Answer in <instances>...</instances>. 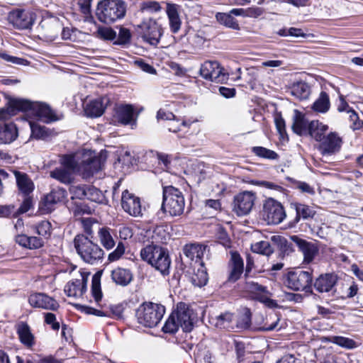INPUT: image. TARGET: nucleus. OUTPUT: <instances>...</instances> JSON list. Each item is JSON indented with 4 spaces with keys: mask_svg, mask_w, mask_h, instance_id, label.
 Segmentation results:
<instances>
[{
    "mask_svg": "<svg viewBox=\"0 0 363 363\" xmlns=\"http://www.w3.org/2000/svg\"><path fill=\"white\" fill-rule=\"evenodd\" d=\"M9 107L0 111V118H9L15 115L18 111L29 112L35 116L38 119L46 123L58 120L50 107L44 103L31 102L22 99H15L10 102Z\"/></svg>",
    "mask_w": 363,
    "mask_h": 363,
    "instance_id": "obj_1",
    "label": "nucleus"
},
{
    "mask_svg": "<svg viewBox=\"0 0 363 363\" xmlns=\"http://www.w3.org/2000/svg\"><path fill=\"white\" fill-rule=\"evenodd\" d=\"M126 13V4L123 0H102L98 3L96 15L105 24L122 19Z\"/></svg>",
    "mask_w": 363,
    "mask_h": 363,
    "instance_id": "obj_2",
    "label": "nucleus"
},
{
    "mask_svg": "<svg viewBox=\"0 0 363 363\" xmlns=\"http://www.w3.org/2000/svg\"><path fill=\"white\" fill-rule=\"evenodd\" d=\"M74 245L82 259L88 264H94L104 257L103 250L84 235H76Z\"/></svg>",
    "mask_w": 363,
    "mask_h": 363,
    "instance_id": "obj_3",
    "label": "nucleus"
},
{
    "mask_svg": "<svg viewBox=\"0 0 363 363\" xmlns=\"http://www.w3.org/2000/svg\"><path fill=\"white\" fill-rule=\"evenodd\" d=\"M143 260L147 262L162 274H169L170 259L167 251L157 245H148L140 251Z\"/></svg>",
    "mask_w": 363,
    "mask_h": 363,
    "instance_id": "obj_4",
    "label": "nucleus"
},
{
    "mask_svg": "<svg viewBox=\"0 0 363 363\" xmlns=\"http://www.w3.org/2000/svg\"><path fill=\"white\" fill-rule=\"evenodd\" d=\"M185 201L182 193L172 186L163 188V201L161 209L171 216H178L183 213Z\"/></svg>",
    "mask_w": 363,
    "mask_h": 363,
    "instance_id": "obj_5",
    "label": "nucleus"
},
{
    "mask_svg": "<svg viewBox=\"0 0 363 363\" xmlns=\"http://www.w3.org/2000/svg\"><path fill=\"white\" fill-rule=\"evenodd\" d=\"M165 313L163 306L154 303H144L139 306L136 311V317L140 324L152 328L160 322Z\"/></svg>",
    "mask_w": 363,
    "mask_h": 363,
    "instance_id": "obj_6",
    "label": "nucleus"
},
{
    "mask_svg": "<svg viewBox=\"0 0 363 363\" xmlns=\"http://www.w3.org/2000/svg\"><path fill=\"white\" fill-rule=\"evenodd\" d=\"M312 274L302 270L291 271L288 272L284 281V284L294 291L311 290L312 285Z\"/></svg>",
    "mask_w": 363,
    "mask_h": 363,
    "instance_id": "obj_7",
    "label": "nucleus"
},
{
    "mask_svg": "<svg viewBox=\"0 0 363 363\" xmlns=\"http://www.w3.org/2000/svg\"><path fill=\"white\" fill-rule=\"evenodd\" d=\"M263 219L268 224H279L286 217V213L280 202L269 198L265 200L262 211Z\"/></svg>",
    "mask_w": 363,
    "mask_h": 363,
    "instance_id": "obj_8",
    "label": "nucleus"
},
{
    "mask_svg": "<svg viewBox=\"0 0 363 363\" xmlns=\"http://www.w3.org/2000/svg\"><path fill=\"white\" fill-rule=\"evenodd\" d=\"M199 72L203 79L216 83H224L228 79L224 68L217 61L204 62Z\"/></svg>",
    "mask_w": 363,
    "mask_h": 363,
    "instance_id": "obj_9",
    "label": "nucleus"
},
{
    "mask_svg": "<svg viewBox=\"0 0 363 363\" xmlns=\"http://www.w3.org/2000/svg\"><path fill=\"white\" fill-rule=\"evenodd\" d=\"M106 161V156L102 153L99 156L92 155L91 153L84 155V159L79 165L78 172H79L84 178L87 179L93 176L102 169Z\"/></svg>",
    "mask_w": 363,
    "mask_h": 363,
    "instance_id": "obj_10",
    "label": "nucleus"
},
{
    "mask_svg": "<svg viewBox=\"0 0 363 363\" xmlns=\"http://www.w3.org/2000/svg\"><path fill=\"white\" fill-rule=\"evenodd\" d=\"M256 195L254 192L244 191L238 193L234 196L233 210L239 216H245L252 211Z\"/></svg>",
    "mask_w": 363,
    "mask_h": 363,
    "instance_id": "obj_11",
    "label": "nucleus"
},
{
    "mask_svg": "<svg viewBox=\"0 0 363 363\" xmlns=\"http://www.w3.org/2000/svg\"><path fill=\"white\" fill-rule=\"evenodd\" d=\"M139 28L141 30L142 38L150 45H157L162 35V26L152 18L144 21Z\"/></svg>",
    "mask_w": 363,
    "mask_h": 363,
    "instance_id": "obj_12",
    "label": "nucleus"
},
{
    "mask_svg": "<svg viewBox=\"0 0 363 363\" xmlns=\"http://www.w3.org/2000/svg\"><path fill=\"white\" fill-rule=\"evenodd\" d=\"M342 144V138L335 132H331L319 143L318 150L323 155H332L339 152Z\"/></svg>",
    "mask_w": 363,
    "mask_h": 363,
    "instance_id": "obj_13",
    "label": "nucleus"
},
{
    "mask_svg": "<svg viewBox=\"0 0 363 363\" xmlns=\"http://www.w3.org/2000/svg\"><path fill=\"white\" fill-rule=\"evenodd\" d=\"M291 239L298 247V250L303 254V263L309 264L312 262L319 252L317 242H308L296 235L291 236Z\"/></svg>",
    "mask_w": 363,
    "mask_h": 363,
    "instance_id": "obj_14",
    "label": "nucleus"
},
{
    "mask_svg": "<svg viewBox=\"0 0 363 363\" xmlns=\"http://www.w3.org/2000/svg\"><path fill=\"white\" fill-rule=\"evenodd\" d=\"M121 206L126 213L132 216H142L140 199L128 190H125L122 193Z\"/></svg>",
    "mask_w": 363,
    "mask_h": 363,
    "instance_id": "obj_15",
    "label": "nucleus"
},
{
    "mask_svg": "<svg viewBox=\"0 0 363 363\" xmlns=\"http://www.w3.org/2000/svg\"><path fill=\"white\" fill-rule=\"evenodd\" d=\"M30 305L45 310L57 311L59 303L56 300L43 293H35L28 298Z\"/></svg>",
    "mask_w": 363,
    "mask_h": 363,
    "instance_id": "obj_16",
    "label": "nucleus"
},
{
    "mask_svg": "<svg viewBox=\"0 0 363 363\" xmlns=\"http://www.w3.org/2000/svg\"><path fill=\"white\" fill-rule=\"evenodd\" d=\"M230 259L228 264V281L235 282L238 281L244 271V262L240 254L235 251H230Z\"/></svg>",
    "mask_w": 363,
    "mask_h": 363,
    "instance_id": "obj_17",
    "label": "nucleus"
},
{
    "mask_svg": "<svg viewBox=\"0 0 363 363\" xmlns=\"http://www.w3.org/2000/svg\"><path fill=\"white\" fill-rule=\"evenodd\" d=\"M87 277L82 273L69 281L65 287V294L70 297H81L86 290Z\"/></svg>",
    "mask_w": 363,
    "mask_h": 363,
    "instance_id": "obj_18",
    "label": "nucleus"
},
{
    "mask_svg": "<svg viewBox=\"0 0 363 363\" xmlns=\"http://www.w3.org/2000/svg\"><path fill=\"white\" fill-rule=\"evenodd\" d=\"M8 19L13 26L19 29L28 28L33 23L32 15L22 9L11 11L9 13Z\"/></svg>",
    "mask_w": 363,
    "mask_h": 363,
    "instance_id": "obj_19",
    "label": "nucleus"
},
{
    "mask_svg": "<svg viewBox=\"0 0 363 363\" xmlns=\"http://www.w3.org/2000/svg\"><path fill=\"white\" fill-rule=\"evenodd\" d=\"M180 327L184 332H190L193 328L192 311L184 303H179L177 310L174 312Z\"/></svg>",
    "mask_w": 363,
    "mask_h": 363,
    "instance_id": "obj_20",
    "label": "nucleus"
},
{
    "mask_svg": "<svg viewBox=\"0 0 363 363\" xmlns=\"http://www.w3.org/2000/svg\"><path fill=\"white\" fill-rule=\"evenodd\" d=\"M67 197V192L63 188L57 187L52 189L49 194L45 196L43 204L47 212H50L54 206L62 203Z\"/></svg>",
    "mask_w": 363,
    "mask_h": 363,
    "instance_id": "obj_21",
    "label": "nucleus"
},
{
    "mask_svg": "<svg viewBox=\"0 0 363 363\" xmlns=\"http://www.w3.org/2000/svg\"><path fill=\"white\" fill-rule=\"evenodd\" d=\"M113 117L116 121L123 125H133L135 123L134 109L131 105H120L116 107Z\"/></svg>",
    "mask_w": 363,
    "mask_h": 363,
    "instance_id": "obj_22",
    "label": "nucleus"
},
{
    "mask_svg": "<svg viewBox=\"0 0 363 363\" xmlns=\"http://www.w3.org/2000/svg\"><path fill=\"white\" fill-rule=\"evenodd\" d=\"M337 281V276L334 273L320 274L315 281V289L320 292H329L335 286Z\"/></svg>",
    "mask_w": 363,
    "mask_h": 363,
    "instance_id": "obj_23",
    "label": "nucleus"
},
{
    "mask_svg": "<svg viewBox=\"0 0 363 363\" xmlns=\"http://www.w3.org/2000/svg\"><path fill=\"white\" fill-rule=\"evenodd\" d=\"M211 323L217 328L234 330L235 328V315L230 312L222 313L211 317Z\"/></svg>",
    "mask_w": 363,
    "mask_h": 363,
    "instance_id": "obj_24",
    "label": "nucleus"
},
{
    "mask_svg": "<svg viewBox=\"0 0 363 363\" xmlns=\"http://www.w3.org/2000/svg\"><path fill=\"white\" fill-rule=\"evenodd\" d=\"M16 332L20 342L26 347L31 348L35 345V339L30 326L25 322L17 325Z\"/></svg>",
    "mask_w": 363,
    "mask_h": 363,
    "instance_id": "obj_25",
    "label": "nucleus"
},
{
    "mask_svg": "<svg viewBox=\"0 0 363 363\" xmlns=\"http://www.w3.org/2000/svg\"><path fill=\"white\" fill-rule=\"evenodd\" d=\"M166 13L171 31L173 33H178L182 26V20L179 14V6L174 4L167 3Z\"/></svg>",
    "mask_w": 363,
    "mask_h": 363,
    "instance_id": "obj_26",
    "label": "nucleus"
},
{
    "mask_svg": "<svg viewBox=\"0 0 363 363\" xmlns=\"http://www.w3.org/2000/svg\"><path fill=\"white\" fill-rule=\"evenodd\" d=\"M206 251V246L201 244H189L186 245L183 249L184 255L191 259L194 261L195 264H203L201 258L203 257Z\"/></svg>",
    "mask_w": 363,
    "mask_h": 363,
    "instance_id": "obj_27",
    "label": "nucleus"
},
{
    "mask_svg": "<svg viewBox=\"0 0 363 363\" xmlns=\"http://www.w3.org/2000/svg\"><path fill=\"white\" fill-rule=\"evenodd\" d=\"M108 99L106 97H101L94 99L89 102L86 106V114L91 118L101 116L108 104Z\"/></svg>",
    "mask_w": 363,
    "mask_h": 363,
    "instance_id": "obj_28",
    "label": "nucleus"
},
{
    "mask_svg": "<svg viewBox=\"0 0 363 363\" xmlns=\"http://www.w3.org/2000/svg\"><path fill=\"white\" fill-rule=\"evenodd\" d=\"M145 233V237L151 239L152 245L164 243L169 238V234L165 225L156 226L154 230H147Z\"/></svg>",
    "mask_w": 363,
    "mask_h": 363,
    "instance_id": "obj_29",
    "label": "nucleus"
},
{
    "mask_svg": "<svg viewBox=\"0 0 363 363\" xmlns=\"http://www.w3.org/2000/svg\"><path fill=\"white\" fill-rule=\"evenodd\" d=\"M18 137L15 124L10 123L0 125V144H10Z\"/></svg>",
    "mask_w": 363,
    "mask_h": 363,
    "instance_id": "obj_30",
    "label": "nucleus"
},
{
    "mask_svg": "<svg viewBox=\"0 0 363 363\" xmlns=\"http://www.w3.org/2000/svg\"><path fill=\"white\" fill-rule=\"evenodd\" d=\"M15 240L19 245L28 249H38L43 246L44 242L38 237H28L23 233L16 234Z\"/></svg>",
    "mask_w": 363,
    "mask_h": 363,
    "instance_id": "obj_31",
    "label": "nucleus"
},
{
    "mask_svg": "<svg viewBox=\"0 0 363 363\" xmlns=\"http://www.w3.org/2000/svg\"><path fill=\"white\" fill-rule=\"evenodd\" d=\"M17 186L19 191L25 196L30 194L34 189V184L29 177L23 172L14 171Z\"/></svg>",
    "mask_w": 363,
    "mask_h": 363,
    "instance_id": "obj_32",
    "label": "nucleus"
},
{
    "mask_svg": "<svg viewBox=\"0 0 363 363\" xmlns=\"http://www.w3.org/2000/svg\"><path fill=\"white\" fill-rule=\"evenodd\" d=\"M293 121L292 130L296 134L303 135L308 133L309 123L301 112L295 110Z\"/></svg>",
    "mask_w": 363,
    "mask_h": 363,
    "instance_id": "obj_33",
    "label": "nucleus"
},
{
    "mask_svg": "<svg viewBox=\"0 0 363 363\" xmlns=\"http://www.w3.org/2000/svg\"><path fill=\"white\" fill-rule=\"evenodd\" d=\"M111 279L116 284L125 286L132 281L133 274L129 269L118 267L111 272Z\"/></svg>",
    "mask_w": 363,
    "mask_h": 363,
    "instance_id": "obj_34",
    "label": "nucleus"
},
{
    "mask_svg": "<svg viewBox=\"0 0 363 363\" xmlns=\"http://www.w3.org/2000/svg\"><path fill=\"white\" fill-rule=\"evenodd\" d=\"M328 126L318 121H312L308 125V133L318 142H320L326 135Z\"/></svg>",
    "mask_w": 363,
    "mask_h": 363,
    "instance_id": "obj_35",
    "label": "nucleus"
},
{
    "mask_svg": "<svg viewBox=\"0 0 363 363\" xmlns=\"http://www.w3.org/2000/svg\"><path fill=\"white\" fill-rule=\"evenodd\" d=\"M291 95L300 100L307 99L311 94V89L308 84L303 82H298L293 84L290 89Z\"/></svg>",
    "mask_w": 363,
    "mask_h": 363,
    "instance_id": "obj_36",
    "label": "nucleus"
},
{
    "mask_svg": "<svg viewBox=\"0 0 363 363\" xmlns=\"http://www.w3.org/2000/svg\"><path fill=\"white\" fill-rule=\"evenodd\" d=\"M208 280L206 269L203 264H200L197 269L190 277V281L194 286L201 287L207 284Z\"/></svg>",
    "mask_w": 363,
    "mask_h": 363,
    "instance_id": "obj_37",
    "label": "nucleus"
},
{
    "mask_svg": "<svg viewBox=\"0 0 363 363\" xmlns=\"http://www.w3.org/2000/svg\"><path fill=\"white\" fill-rule=\"evenodd\" d=\"M294 208L296 212V216L295 218L296 222H298L301 218L307 220L308 218H313L315 215V211L313 208L299 203L294 204Z\"/></svg>",
    "mask_w": 363,
    "mask_h": 363,
    "instance_id": "obj_38",
    "label": "nucleus"
},
{
    "mask_svg": "<svg viewBox=\"0 0 363 363\" xmlns=\"http://www.w3.org/2000/svg\"><path fill=\"white\" fill-rule=\"evenodd\" d=\"M330 99L328 95L325 92H320L318 98L314 101L311 108L315 112L326 113L330 108Z\"/></svg>",
    "mask_w": 363,
    "mask_h": 363,
    "instance_id": "obj_39",
    "label": "nucleus"
},
{
    "mask_svg": "<svg viewBox=\"0 0 363 363\" xmlns=\"http://www.w3.org/2000/svg\"><path fill=\"white\" fill-rule=\"evenodd\" d=\"M50 177L62 184H69L72 180V173L65 167H57L50 172Z\"/></svg>",
    "mask_w": 363,
    "mask_h": 363,
    "instance_id": "obj_40",
    "label": "nucleus"
},
{
    "mask_svg": "<svg viewBox=\"0 0 363 363\" xmlns=\"http://www.w3.org/2000/svg\"><path fill=\"white\" fill-rule=\"evenodd\" d=\"M329 340L332 343L348 350L354 349L359 346V344L352 339L342 336H332L329 338Z\"/></svg>",
    "mask_w": 363,
    "mask_h": 363,
    "instance_id": "obj_41",
    "label": "nucleus"
},
{
    "mask_svg": "<svg viewBox=\"0 0 363 363\" xmlns=\"http://www.w3.org/2000/svg\"><path fill=\"white\" fill-rule=\"evenodd\" d=\"M251 324V313L248 308H245L237 318L235 317V328L247 329Z\"/></svg>",
    "mask_w": 363,
    "mask_h": 363,
    "instance_id": "obj_42",
    "label": "nucleus"
},
{
    "mask_svg": "<svg viewBox=\"0 0 363 363\" xmlns=\"http://www.w3.org/2000/svg\"><path fill=\"white\" fill-rule=\"evenodd\" d=\"M99 238L101 245L106 250H110L115 245V241L113 237L108 229L106 228H102L99 230Z\"/></svg>",
    "mask_w": 363,
    "mask_h": 363,
    "instance_id": "obj_43",
    "label": "nucleus"
},
{
    "mask_svg": "<svg viewBox=\"0 0 363 363\" xmlns=\"http://www.w3.org/2000/svg\"><path fill=\"white\" fill-rule=\"evenodd\" d=\"M253 252L269 256L273 252V248L268 241L257 242L251 245Z\"/></svg>",
    "mask_w": 363,
    "mask_h": 363,
    "instance_id": "obj_44",
    "label": "nucleus"
},
{
    "mask_svg": "<svg viewBox=\"0 0 363 363\" xmlns=\"http://www.w3.org/2000/svg\"><path fill=\"white\" fill-rule=\"evenodd\" d=\"M217 21L224 26L233 28L239 29V25L236 20L229 13H218L216 16Z\"/></svg>",
    "mask_w": 363,
    "mask_h": 363,
    "instance_id": "obj_45",
    "label": "nucleus"
},
{
    "mask_svg": "<svg viewBox=\"0 0 363 363\" xmlns=\"http://www.w3.org/2000/svg\"><path fill=\"white\" fill-rule=\"evenodd\" d=\"M245 289L255 295V298L259 300V297L266 294L268 290L265 286H263L258 283L250 281L246 283Z\"/></svg>",
    "mask_w": 363,
    "mask_h": 363,
    "instance_id": "obj_46",
    "label": "nucleus"
},
{
    "mask_svg": "<svg viewBox=\"0 0 363 363\" xmlns=\"http://www.w3.org/2000/svg\"><path fill=\"white\" fill-rule=\"evenodd\" d=\"M85 199L91 201L103 203L105 201V196L103 193L94 186H88Z\"/></svg>",
    "mask_w": 363,
    "mask_h": 363,
    "instance_id": "obj_47",
    "label": "nucleus"
},
{
    "mask_svg": "<svg viewBox=\"0 0 363 363\" xmlns=\"http://www.w3.org/2000/svg\"><path fill=\"white\" fill-rule=\"evenodd\" d=\"M252 151L255 155L262 158L268 160H277L278 158L277 152L264 147H254Z\"/></svg>",
    "mask_w": 363,
    "mask_h": 363,
    "instance_id": "obj_48",
    "label": "nucleus"
},
{
    "mask_svg": "<svg viewBox=\"0 0 363 363\" xmlns=\"http://www.w3.org/2000/svg\"><path fill=\"white\" fill-rule=\"evenodd\" d=\"M31 135L37 139H45L49 136L48 130L45 126H41L35 123L30 122Z\"/></svg>",
    "mask_w": 363,
    "mask_h": 363,
    "instance_id": "obj_49",
    "label": "nucleus"
},
{
    "mask_svg": "<svg viewBox=\"0 0 363 363\" xmlns=\"http://www.w3.org/2000/svg\"><path fill=\"white\" fill-rule=\"evenodd\" d=\"M88 186L86 185H72L69 187L72 199H84L86 194Z\"/></svg>",
    "mask_w": 363,
    "mask_h": 363,
    "instance_id": "obj_50",
    "label": "nucleus"
},
{
    "mask_svg": "<svg viewBox=\"0 0 363 363\" xmlns=\"http://www.w3.org/2000/svg\"><path fill=\"white\" fill-rule=\"evenodd\" d=\"M179 327H180V325L173 312L165 322L162 330L164 333H174L178 330Z\"/></svg>",
    "mask_w": 363,
    "mask_h": 363,
    "instance_id": "obj_51",
    "label": "nucleus"
},
{
    "mask_svg": "<svg viewBox=\"0 0 363 363\" xmlns=\"http://www.w3.org/2000/svg\"><path fill=\"white\" fill-rule=\"evenodd\" d=\"M279 321V318L275 313L270 314L267 317L266 323L261 328V329L264 331H272L277 329L278 326V323Z\"/></svg>",
    "mask_w": 363,
    "mask_h": 363,
    "instance_id": "obj_52",
    "label": "nucleus"
},
{
    "mask_svg": "<svg viewBox=\"0 0 363 363\" xmlns=\"http://www.w3.org/2000/svg\"><path fill=\"white\" fill-rule=\"evenodd\" d=\"M347 115L351 122L350 128L352 130H359L362 127L363 121L359 119L358 114L353 109H349L347 111Z\"/></svg>",
    "mask_w": 363,
    "mask_h": 363,
    "instance_id": "obj_53",
    "label": "nucleus"
},
{
    "mask_svg": "<svg viewBox=\"0 0 363 363\" xmlns=\"http://www.w3.org/2000/svg\"><path fill=\"white\" fill-rule=\"evenodd\" d=\"M62 167H65L67 169L70 171L71 173L72 172L77 170L79 166L74 159V157L72 155H65L62 159Z\"/></svg>",
    "mask_w": 363,
    "mask_h": 363,
    "instance_id": "obj_54",
    "label": "nucleus"
},
{
    "mask_svg": "<svg viewBox=\"0 0 363 363\" xmlns=\"http://www.w3.org/2000/svg\"><path fill=\"white\" fill-rule=\"evenodd\" d=\"M99 38L104 40H112L116 38V33L111 28L101 27L97 30Z\"/></svg>",
    "mask_w": 363,
    "mask_h": 363,
    "instance_id": "obj_55",
    "label": "nucleus"
},
{
    "mask_svg": "<svg viewBox=\"0 0 363 363\" xmlns=\"http://www.w3.org/2000/svg\"><path fill=\"white\" fill-rule=\"evenodd\" d=\"M140 9L143 11H146L148 12H157L161 10V6L159 2L149 0L143 1L141 4Z\"/></svg>",
    "mask_w": 363,
    "mask_h": 363,
    "instance_id": "obj_56",
    "label": "nucleus"
},
{
    "mask_svg": "<svg viewBox=\"0 0 363 363\" xmlns=\"http://www.w3.org/2000/svg\"><path fill=\"white\" fill-rule=\"evenodd\" d=\"M250 183L253 185L262 186L277 191H281L283 190L282 186L272 182L252 180Z\"/></svg>",
    "mask_w": 363,
    "mask_h": 363,
    "instance_id": "obj_57",
    "label": "nucleus"
},
{
    "mask_svg": "<svg viewBox=\"0 0 363 363\" xmlns=\"http://www.w3.org/2000/svg\"><path fill=\"white\" fill-rule=\"evenodd\" d=\"M205 208L211 213L218 212L221 210V203L219 199H207L205 201Z\"/></svg>",
    "mask_w": 363,
    "mask_h": 363,
    "instance_id": "obj_58",
    "label": "nucleus"
},
{
    "mask_svg": "<svg viewBox=\"0 0 363 363\" xmlns=\"http://www.w3.org/2000/svg\"><path fill=\"white\" fill-rule=\"evenodd\" d=\"M91 293L96 302H99L102 298V293L99 281L94 277L92 279Z\"/></svg>",
    "mask_w": 363,
    "mask_h": 363,
    "instance_id": "obj_59",
    "label": "nucleus"
},
{
    "mask_svg": "<svg viewBox=\"0 0 363 363\" xmlns=\"http://www.w3.org/2000/svg\"><path fill=\"white\" fill-rule=\"evenodd\" d=\"M36 230L38 235L43 237L49 236L51 230V224L47 220H43L37 225Z\"/></svg>",
    "mask_w": 363,
    "mask_h": 363,
    "instance_id": "obj_60",
    "label": "nucleus"
},
{
    "mask_svg": "<svg viewBox=\"0 0 363 363\" xmlns=\"http://www.w3.org/2000/svg\"><path fill=\"white\" fill-rule=\"evenodd\" d=\"M125 252V246L122 242H118L114 251L108 255V260L114 262L119 259Z\"/></svg>",
    "mask_w": 363,
    "mask_h": 363,
    "instance_id": "obj_61",
    "label": "nucleus"
},
{
    "mask_svg": "<svg viewBox=\"0 0 363 363\" xmlns=\"http://www.w3.org/2000/svg\"><path fill=\"white\" fill-rule=\"evenodd\" d=\"M187 123L185 121L180 122L178 119H172L167 124V128L169 132L177 133L181 130L182 126H186Z\"/></svg>",
    "mask_w": 363,
    "mask_h": 363,
    "instance_id": "obj_62",
    "label": "nucleus"
},
{
    "mask_svg": "<svg viewBox=\"0 0 363 363\" xmlns=\"http://www.w3.org/2000/svg\"><path fill=\"white\" fill-rule=\"evenodd\" d=\"M274 123L279 133L283 136L286 134V125L281 113H277L274 116Z\"/></svg>",
    "mask_w": 363,
    "mask_h": 363,
    "instance_id": "obj_63",
    "label": "nucleus"
},
{
    "mask_svg": "<svg viewBox=\"0 0 363 363\" xmlns=\"http://www.w3.org/2000/svg\"><path fill=\"white\" fill-rule=\"evenodd\" d=\"M349 357L347 354L333 355L325 360V363H347Z\"/></svg>",
    "mask_w": 363,
    "mask_h": 363,
    "instance_id": "obj_64",
    "label": "nucleus"
}]
</instances>
